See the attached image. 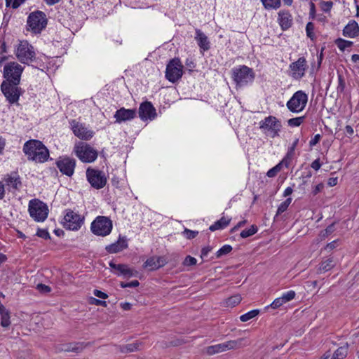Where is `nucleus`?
Segmentation results:
<instances>
[{"label": "nucleus", "instance_id": "obj_33", "mask_svg": "<svg viewBox=\"0 0 359 359\" xmlns=\"http://www.w3.org/2000/svg\"><path fill=\"white\" fill-rule=\"evenodd\" d=\"M144 267L149 268L150 270L159 269V264H157L156 257H152L147 259L144 264Z\"/></svg>", "mask_w": 359, "mask_h": 359}, {"label": "nucleus", "instance_id": "obj_16", "mask_svg": "<svg viewBox=\"0 0 359 359\" xmlns=\"http://www.w3.org/2000/svg\"><path fill=\"white\" fill-rule=\"evenodd\" d=\"M72 130L75 136L83 140H88L91 139L94 135V132L88 130L83 124L72 120L70 122Z\"/></svg>", "mask_w": 359, "mask_h": 359}, {"label": "nucleus", "instance_id": "obj_50", "mask_svg": "<svg viewBox=\"0 0 359 359\" xmlns=\"http://www.w3.org/2000/svg\"><path fill=\"white\" fill-rule=\"evenodd\" d=\"M183 233L186 236L187 238L192 239L198 235V232L192 231V230H189L188 229H185Z\"/></svg>", "mask_w": 359, "mask_h": 359}, {"label": "nucleus", "instance_id": "obj_40", "mask_svg": "<svg viewBox=\"0 0 359 359\" xmlns=\"http://www.w3.org/2000/svg\"><path fill=\"white\" fill-rule=\"evenodd\" d=\"M314 29H315V26L313 22H309L306 24V35L311 40H314L316 38V36L314 34Z\"/></svg>", "mask_w": 359, "mask_h": 359}, {"label": "nucleus", "instance_id": "obj_45", "mask_svg": "<svg viewBox=\"0 0 359 359\" xmlns=\"http://www.w3.org/2000/svg\"><path fill=\"white\" fill-rule=\"evenodd\" d=\"M109 266L111 269L117 271V272H116V274H117L118 276H120V275H121L122 271H123L126 264H116L114 263L113 262H110Z\"/></svg>", "mask_w": 359, "mask_h": 359}, {"label": "nucleus", "instance_id": "obj_61", "mask_svg": "<svg viewBox=\"0 0 359 359\" xmlns=\"http://www.w3.org/2000/svg\"><path fill=\"white\" fill-rule=\"evenodd\" d=\"M320 135L319 134H317L314 136V137L309 142V144L310 146H314L316 145L319 141H320Z\"/></svg>", "mask_w": 359, "mask_h": 359}, {"label": "nucleus", "instance_id": "obj_24", "mask_svg": "<svg viewBox=\"0 0 359 359\" xmlns=\"http://www.w3.org/2000/svg\"><path fill=\"white\" fill-rule=\"evenodd\" d=\"M278 21L283 29H287L292 25V17L288 11H280L278 13Z\"/></svg>", "mask_w": 359, "mask_h": 359}, {"label": "nucleus", "instance_id": "obj_25", "mask_svg": "<svg viewBox=\"0 0 359 359\" xmlns=\"http://www.w3.org/2000/svg\"><path fill=\"white\" fill-rule=\"evenodd\" d=\"M85 348V346L83 343L80 342H72V343H67L65 344H62L60 348H59L60 351H65V352H76L79 353L81 352L83 348Z\"/></svg>", "mask_w": 359, "mask_h": 359}, {"label": "nucleus", "instance_id": "obj_5", "mask_svg": "<svg viewBox=\"0 0 359 359\" xmlns=\"http://www.w3.org/2000/svg\"><path fill=\"white\" fill-rule=\"evenodd\" d=\"M29 212L36 222H43L48 217L47 205L39 199H32L29 202Z\"/></svg>", "mask_w": 359, "mask_h": 359}, {"label": "nucleus", "instance_id": "obj_15", "mask_svg": "<svg viewBox=\"0 0 359 359\" xmlns=\"http://www.w3.org/2000/svg\"><path fill=\"white\" fill-rule=\"evenodd\" d=\"M308 67L307 62L304 57H299L296 62L290 65L291 76L294 79H302Z\"/></svg>", "mask_w": 359, "mask_h": 359}, {"label": "nucleus", "instance_id": "obj_8", "mask_svg": "<svg viewBox=\"0 0 359 359\" xmlns=\"http://www.w3.org/2000/svg\"><path fill=\"white\" fill-rule=\"evenodd\" d=\"M15 55L20 62L28 64L35 58L34 48L27 41H21L15 50Z\"/></svg>", "mask_w": 359, "mask_h": 359}, {"label": "nucleus", "instance_id": "obj_20", "mask_svg": "<svg viewBox=\"0 0 359 359\" xmlns=\"http://www.w3.org/2000/svg\"><path fill=\"white\" fill-rule=\"evenodd\" d=\"M4 181L10 191L18 190L22 184L20 178L16 172L6 175Z\"/></svg>", "mask_w": 359, "mask_h": 359}, {"label": "nucleus", "instance_id": "obj_35", "mask_svg": "<svg viewBox=\"0 0 359 359\" xmlns=\"http://www.w3.org/2000/svg\"><path fill=\"white\" fill-rule=\"evenodd\" d=\"M259 310H252L242 316H241L240 317V320L242 321V322H247L249 320L255 318V316H257L258 314H259Z\"/></svg>", "mask_w": 359, "mask_h": 359}, {"label": "nucleus", "instance_id": "obj_38", "mask_svg": "<svg viewBox=\"0 0 359 359\" xmlns=\"http://www.w3.org/2000/svg\"><path fill=\"white\" fill-rule=\"evenodd\" d=\"M291 202H292V198H288L285 201L281 203L278 208L276 215H280L283 212H284L285 211H286V210L287 209V208L290 205V204L291 203Z\"/></svg>", "mask_w": 359, "mask_h": 359}, {"label": "nucleus", "instance_id": "obj_13", "mask_svg": "<svg viewBox=\"0 0 359 359\" xmlns=\"http://www.w3.org/2000/svg\"><path fill=\"white\" fill-rule=\"evenodd\" d=\"M87 180L90 185L96 189H100L104 187L107 183V178L103 172L93 168H88L86 170Z\"/></svg>", "mask_w": 359, "mask_h": 359}, {"label": "nucleus", "instance_id": "obj_46", "mask_svg": "<svg viewBox=\"0 0 359 359\" xmlns=\"http://www.w3.org/2000/svg\"><path fill=\"white\" fill-rule=\"evenodd\" d=\"M281 170L280 164H277L273 168H271L266 173L269 177H274Z\"/></svg>", "mask_w": 359, "mask_h": 359}, {"label": "nucleus", "instance_id": "obj_62", "mask_svg": "<svg viewBox=\"0 0 359 359\" xmlns=\"http://www.w3.org/2000/svg\"><path fill=\"white\" fill-rule=\"evenodd\" d=\"M291 162V159L284 157L283 159L278 163L280 164V167L282 168L283 165H285L286 168H287Z\"/></svg>", "mask_w": 359, "mask_h": 359}, {"label": "nucleus", "instance_id": "obj_11", "mask_svg": "<svg viewBox=\"0 0 359 359\" xmlns=\"http://www.w3.org/2000/svg\"><path fill=\"white\" fill-rule=\"evenodd\" d=\"M255 74L252 69L247 66H241L233 70V79L238 86H243L252 82Z\"/></svg>", "mask_w": 359, "mask_h": 359}, {"label": "nucleus", "instance_id": "obj_56", "mask_svg": "<svg viewBox=\"0 0 359 359\" xmlns=\"http://www.w3.org/2000/svg\"><path fill=\"white\" fill-rule=\"evenodd\" d=\"M310 18L314 19L316 17V7L315 4L313 2L310 3V12H309Z\"/></svg>", "mask_w": 359, "mask_h": 359}, {"label": "nucleus", "instance_id": "obj_60", "mask_svg": "<svg viewBox=\"0 0 359 359\" xmlns=\"http://www.w3.org/2000/svg\"><path fill=\"white\" fill-rule=\"evenodd\" d=\"M321 166L319 159H316L312 162L311 167L315 170H318Z\"/></svg>", "mask_w": 359, "mask_h": 359}, {"label": "nucleus", "instance_id": "obj_53", "mask_svg": "<svg viewBox=\"0 0 359 359\" xmlns=\"http://www.w3.org/2000/svg\"><path fill=\"white\" fill-rule=\"evenodd\" d=\"M37 289L44 293H47L50 291V287L49 286L41 283L37 285Z\"/></svg>", "mask_w": 359, "mask_h": 359}, {"label": "nucleus", "instance_id": "obj_30", "mask_svg": "<svg viewBox=\"0 0 359 359\" xmlns=\"http://www.w3.org/2000/svg\"><path fill=\"white\" fill-rule=\"evenodd\" d=\"M141 344L140 342H135L132 344H124L120 346V351L122 353H130L140 349Z\"/></svg>", "mask_w": 359, "mask_h": 359}, {"label": "nucleus", "instance_id": "obj_9", "mask_svg": "<svg viewBox=\"0 0 359 359\" xmlns=\"http://www.w3.org/2000/svg\"><path fill=\"white\" fill-rule=\"evenodd\" d=\"M183 74V65L179 58L170 60L166 66L165 78L170 82L177 81Z\"/></svg>", "mask_w": 359, "mask_h": 359}, {"label": "nucleus", "instance_id": "obj_4", "mask_svg": "<svg viewBox=\"0 0 359 359\" xmlns=\"http://www.w3.org/2000/svg\"><path fill=\"white\" fill-rule=\"evenodd\" d=\"M76 156L83 163H92L97 157V151L87 143L79 142L74 147Z\"/></svg>", "mask_w": 359, "mask_h": 359}, {"label": "nucleus", "instance_id": "obj_54", "mask_svg": "<svg viewBox=\"0 0 359 359\" xmlns=\"http://www.w3.org/2000/svg\"><path fill=\"white\" fill-rule=\"evenodd\" d=\"M93 294L95 296L103 299H105L108 297V295L106 293L98 290H95Z\"/></svg>", "mask_w": 359, "mask_h": 359}, {"label": "nucleus", "instance_id": "obj_37", "mask_svg": "<svg viewBox=\"0 0 359 359\" xmlns=\"http://www.w3.org/2000/svg\"><path fill=\"white\" fill-rule=\"evenodd\" d=\"M222 352H223V351H222V348L220 344L213 345V346H210L206 348V353H207V354H208L210 355H214L216 353H222Z\"/></svg>", "mask_w": 359, "mask_h": 359}, {"label": "nucleus", "instance_id": "obj_49", "mask_svg": "<svg viewBox=\"0 0 359 359\" xmlns=\"http://www.w3.org/2000/svg\"><path fill=\"white\" fill-rule=\"evenodd\" d=\"M284 304H285V303L283 302V300L282 299L281 297H278V298L275 299L273 300V302L271 304L270 306L272 309H276L279 308L280 306H281Z\"/></svg>", "mask_w": 359, "mask_h": 359}, {"label": "nucleus", "instance_id": "obj_29", "mask_svg": "<svg viewBox=\"0 0 359 359\" xmlns=\"http://www.w3.org/2000/svg\"><path fill=\"white\" fill-rule=\"evenodd\" d=\"M348 344L346 343L345 345L338 348L333 354L332 359H344L348 354Z\"/></svg>", "mask_w": 359, "mask_h": 359}, {"label": "nucleus", "instance_id": "obj_7", "mask_svg": "<svg viewBox=\"0 0 359 359\" xmlns=\"http://www.w3.org/2000/svg\"><path fill=\"white\" fill-rule=\"evenodd\" d=\"M308 102V95L302 90L294 93L287 101L286 106L293 113H299L304 110Z\"/></svg>", "mask_w": 359, "mask_h": 359}, {"label": "nucleus", "instance_id": "obj_55", "mask_svg": "<svg viewBox=\"0 0 359 359\" xmlns=\"http://www.w3.org/2000/svg\"><path fill=\"white\" fill-rule=\"evenodd\" d=\"M212 250V248L210 246H206V247H204L202 250H201V258H205L208 256V253Z\"/></svg>", "mask_w": 359, "mask_h": 359}, {"label": "nucleus", "instance_id": "obj_34", "mask_svg": "<svg viewBox=\"0 0 359 359\" xmlns=\"http://www.w3.org/2000/svg\"><path fill=\"white\" fill-rule=\"evenodd\" d=\"M257 231V226L256 225H252L250 229L242 231L240 235L243 238H245L255 234Z\"/></svg>", "mask_w": 359, "mask_h": 359}, {"label": "nucleus", "instance_id": "obj_57", "mask_svg": "<svg viewBox=\"0 0 359 359\" xmlns=\"http://www.w3.org/2000/svg\"><path fill=\"white\" fill-rule=\"evenodd\" d=\"M323 187H324V186H323V184H322V183H320V184H317V185L314 187V189H313V191H312V192H313V195H316V194H318L319 192H320V191H322V189H323Z\"/></svg>", "mask_w": 359, "mask_h": 359}, {"label": "nucleus", "instance_id": "obj_22", "mask_svg": "<svg viewBox=\"0 0 359 359\" xmlns=\"http://www.w3.org/2000/svg\"><path fill=\"white\" fill-rule=\"evenodd\" d=\"M195 39L196 40L201 50L207 51L210 48V44L208 36L199 29H196Z\"/></svg>", "mask_w": 359, "mask_h": 359}, {"label": "nucleus", "instance_id": "obj_10", "mask_svg": "<svg viewBox=\"0 0 359 359\" xmlns=\"http://www.w3.org/2000/svg\"><path fill=\"white\" fill-rule=\"evenodd\" d=\"M23 67L16 62H10L5 65L3 71L4 81L20 83Z\"/></svg>", "mask_w": 359, "mask_h": 359}, {"label": "nucleus", "instance_id": "obj_18", "mask_svg": "<svg viewBox=\"0 0 359 359\" xmlns=\"http://www.w3.org/2000/svg\"><path fill=\"white\" fill-rule=\"evenodd\" d=\"M139 116L142 121L152 120L156 116V109L150 102H144L140 104Z\"/></svg>", "mask_w": 359, "mask_h": 359}, {"label": "nucleus", "instance_id": "obj_41", "mask_svg": "<svg viewBox=\"0 0 359 359\" xmlns=\"http://www.w3.org/2000/svg\"><path fill=\"white\" fill-rule=\"evenodd\" d=\"M1 315V325L4 327H8L10 324V312H6L4 313H0Z\"/></svg>", "mask_w": 359, "mask_h": 359}, {"label": "nucleus", "instance_id": "obj_17", "mask_svg": "<svg viewBox=\"0 0 359 359\" xmlns=\"http://www.w3.org/2000/svg\"><path fill=\"white\" fill-rule=\"evenodd\" d=\"M56 165L62 174L71 177L74 172L76 161L67 156L60 157L56 162Z\"/></svg>", "mask_w": 359, "mask_h": 359}, {"label": "nucleus", "instance_id": "obj_14", "mask_svg": "<svg viewBox=\"0 0 359 359\" xmlns=\"http://www.w3.org/2000/svg\"><path fill=\"white\" fill-rule=\"evenodd\" d=\"M259 124L261 129L271 132V137L273 138L279 135V132L282 128L280 121L273 116L265 118Z\"/></svg>", "mask_w": 359, "mask_h": 359}, {"label": "nucleus", "instance_id": "obj_48", "mask_svg": "<svg viewBox=\"0 0 359 359\" xmlns=\"http://www.w3.org/2000/svg\"><path fill=\"white\" fill-rule=\"evenodd\" d=\"M140 285V283L138 280H134L131 282H129V283H124V282H121L120 283V285L122 288H126V287H137L139 286Z\"/></svg>", "mask_w": 359, "mask_h": 359}, {"label": "nucleus", "instance_id": "obj_58", "mask_svg": "<svg viewBox=\"0 0 359 359\" xmlns=\"http://www.w3.org/2000/svg\"><path fill=\"white\" fill-rule=\"evenodd\" d=\"M157 264H159V268L165 266L167 263L165 259L163 257H156Z\"/></svg>", "mask_w": 359, "mask_h": 359}, {"label": "nucleus", "instance_id": "obj_12", "mask_svg": "<svg viewBox=\"0 0 359 359\" xmlns=\"http://www.w3.org/2000/svg\"><path fill=\"white\" fill-rule=\"evenodd\" d=\"M83 217L72 210H67L64 216L63 226L69 230L76 231L81 227Z\"/></svg>", "mask_w": 359, "mask_h": 359}, {"label": "nucleus", "instance_id": "obj_3", "mask_svg": "<svg viewBox=\"0 0 359 359\" xmlns=\"http://www.w3.org/2000/svg\"><path fill=\"white\" fill-rule=\"evenodd\" d=\"M27 30L34 34H40L47 25L46 14L39 11L31 13L27 18Z\"/></svg>", "mask_w": 359, "mask_h": 359}, {"label": "nucleus", "instance_id": "obj_19", "mask_svg": "<svg viewBox=\"0 0 359 359\" xmlns=\"http://www.w3.org/2000/svg\"><path fill=\"white\" fill-rule=\"evenodd\" d=\"M136 116L135 109H127L121 107L118 109L114 116L116 119V123H121L133 119Z\"/></svg>", "mask_w": 359, "mask_h": 359}, {"label": "nucleus", "instance_id": "obj_1", "mask_svg": "<svg viewBox=\"0 0 359 359\" xmlns=\"http://www.w3.org/2000/svg\"><path fill=\"white\" fill-rule=\"evenodd\" d=\"M23 151L30 161L36 163H43L49 157V151L39 140L27 141L23 146Z\"/></svg>", "mask_w": 359, "mask_h": 359}, {"label": "nucleus", "instance_id": "obj_21", "mask_svg": "<svg viewBox=\"0 0 359 359\" xmlns=\"http://www.w3.org/2000/svg\"><path fill=\"white\" fill-rule=\"evenodd\" d=\"M128 248V241L126 237L119 236L118 240L111 245H107L105 250L109 253H117Z\"/></svg>", "mask_w": 359, "mask_h": 359}, {"label": "nucleus", "instance_id": "obj_64", "mask_svg": "<svg viewBox=\"0 0 359 359\" xmlns=\"http://www.w3.org/2000/svg\"><path fill=\"white\" fill-rule=\"evenodd\" d=\"M337 182H338V178L337 177H330L328 180L327 184L330 187H334V186L337 185Z\"/></svg>", "mask_w": 359, "mask_h": 359}, {"label": "nucleus", "instance_id": "obj_63", "mask_svg": "<svg viewBox=\"0 0 359 359\" xmlns=\"http://www.w3.org/2000/svg\"><path fill=\"white\" fill-rule=\"evenodd\" d=\"M337 245V241H334L330 243H328L326 247H325V250H332L333 249H334Z\"/></svg>", "mask_w": 359, "mask_h": 359}, {"label": "nucleus", "instance_id": "obj_59", "mask_svg": "<svg viewBox=\"0 0 359 359\" xmlns=\"http://www.w3.org/2000/svg\"><path fill=\"white\" fill-rule=\"evenodd\" d=\"M25 0H13L11 3V6L13 8H18L22 4L25 2Z\"/></svg>", "mask_w": 359, "mask_h": 359}, {"label": "nucleus", "instance_id": "obj_23", "mask_svg": "<svg viewBox=\"0 0 359 359\" xmlns=\"http://www.w3.org/2000/svg\"><path fill=\"white\" fill-rule=\"evenodd\" d=\"M359 34V26L355 20L350 21L343 29V35L346 37L355 38Z\"/></svg>", "mask_w": 359, "mask_h": 359}, {"label": "nucleus", "instance_id": "obj_52", "mask_svg": "<svg viewBox=\"0 0 359 359\" xmlns=\"http://www.w3.org/2000/svg\"><path fill=\"white\" fill-rule=\"evenodd\" d=\"M36 235L39 237L44 238V239H49L50 238L49 233L46 229H39L37 231Z\"/></svg>", "mask_w": 359, "mask_h": 359}, {"label": "nucleus", "instance_id": "obj_47", "mask_svg": "<svg viewBox=\"0 0 359 359\" xmlns=\"http://www.w3.org/2000/svg\"><path fill=\"white\" fill-rule=\"evenodd\" d=\"M321 9L325 12H329L332 8L333 3L331 1H321L320 3Z\"/></svg>", "mask_w": 359, "mask_h": 359}, {"label": "nucleus", "instance_id": "obj_6", "mask_svg": "<svg viewBox=\"0 0 359 359\" xmlns=\"http://www.w3.org/2000/svg\"><path fill=\"white\" fill-rule=\"evenodd\" d=\"M111 220L104 216H98L91 224L92 232L100 236H106L109 235L112 229Z\"/></svg>", "mask_w": 359, "mask_h": 359}, {"label": "nucleus", "instance_id": "obj_31", "mask_svg": "<svg viewBox=\"0 0 359 359\" xmlns=\"http://www.w3.org/2000/svg\"><path fill=\"white\" fill-rule=\"evenodd\" d=\"M261 1L262 2L264 7L267 10H277L281 5L280 0H261Z\"/></svg>", "mask_w": 359, "mask_h": 359}, {"label": "nucleus", "instance_id": "obj_42", "mask_svg": "<svg viewBox=\"0 0 359 359\" xmlns=\"http://www.w3.org/2000/svg\"><path fill=\"white\" fill-rule=\"evenodd\" d=\"M304 118L305 116L292 118L287 121V123L291 127H297L299 126L304 122Z\"/></svg>", "mask_w": 359, "mask_h": 359}, {"label": "nucleus", "instance_id": "obj_51", "mask_svg": "<svg viewBox=\"0 0 359 359\" xmlns=\"http://www.w3.org/2000/svg\"><path fill=\"white\" fill-rule=\"evenodd\" d=\"M196 264V259L189 255L187 256L183 262L184 266H193Z\"/></svg>", "mask_w": 359, "mask_h": 359}, {"label": "nucleus", "instance_id": "obj_36", "mask_svg": "<svg viewBox=\"0 0 359 359\" xmlns=\"http://www.w3.org/2000/svg\"><path fill=\"white\" fill-rule=\"evenodd\" d=\"M241 301V297L239 294H236L233 296H231L229 297L226 302V304L228 306L233 307L236 305H238Z\"/></svg>", "mask_w": 359, "mask_h": 359}, {"label": "nucleus", "instance_id": "obj_44", "mask_svg": "<svg viewBox=\"0 0 359 359\" xmlns=\"http://www.w3.org/2000/svg\"><path fill=\"white\" fill-rule=\"evenodd\" d=\"M296 293L293 290L287 291L285 293H283L281 296L282 299L285 303H287L291 300H292L295 297Z\"/></svg>", "mask_w": 359, "mask_h": 359}, {"label": "nucleus", "instance_id": "obj_32", "mask_svg": "<svg viewBox=\"0 0 359 359\" xmlns=\"http://www.w3.org/2000/svg\"><path fill=\"white\" fill-rule=\"evenodd\" d=\"M335 44L341 51H344L346 48L351 47L353 45V42L339 38L335 40Z\"/></svg>", "mask_w": 359, "mask_h": 359}, {"label": "nucleus", "instance_id": "obj_28", "mask_svg": "<svg viewBox=\"0 0 359 359\" xmlns=\"http://www.w3.org/2000/svg\"><path fill=\"white\" fill-rule=\"evenodd\" d=\"M231 219L222 217L219 220L217 221L214 224L211 225L209 229L214 231L217 229L226 227L230 223Z\"/></svg>", "mask_w": 359, "mask_h": 359}, {"label": "nucleus", "instance_id": "obj_26", "mask_svg": "<svg viewBox=\"0 0 359 359\" xmlns=\"http://www.w3.org/2000/svg\"><path fill=\"white\" fill-rule=\"evenodd\" d=\"M336 264L333 257H327L321 262L317 269L318 273H323L331 270Z\"/></svg>", "mask_w": 359, "mask_h": 359}, {"label": "nucleus", "instance_id": "obj_43", "mask_svg": "<svg viewBox=\"0 0 359 359\" xmlns=\"http://www.w3.org/2000/svg\"><path fill=\"white\" fill-rule=\"evenodd\" d=\"M137 271L133 269L129 268L127 265L125 266L123 271H122L121 275H123L126 278H130L133 276H137Z\"/></svg>", "mask_w": 359, "mask_h": 359}, {"label": "nucleus", "instance_id": "obj_27", "mask_svg": "<svg viewBox=\"0 0 359 359\" xmlns=\"http://www.w3.org/2000/svg\"><path fill=\"white\" fill-rule=\"evenodd\" d=\"M245 339L244 338H239L236 340H231L228 341L226 342L220 344L222 351H226L227 350L234 349V348H238L241 347L243 344V341H245Z\"/></svg>", "mask_w": 359, "mask_h": 359}, {"label": "nucleus", "instance_id": "obj_39", "mask_svg": "<svg viewBox=\"0 0 359 359\" xmlns=\"http://www.w3.org/2000/svg\"><path fill=\"white\" fill-rule=\"evenodd\" d=\"M232 247L230 245H224L222 246L216 253V257L220 258L221 257L226 255L231 252Z\"/></svg>", "mask_w": 359, "mask_h": 359}, {"label": "nucleus", "instance_id": "obj_2", "mask_svg": "<svg viewBox=\"0 0 359 359\" xmlns=\"http://www.w3.org/2000/svg\"><path fill=\"white\" fill-rule=\"evenodd\" d=\"M19 84L20 83L10 82L9 81H3L1 84V90L11 104L18 103L23 93L22 88L19 87Z\"/></svg>", "mask_w": 359, "mask_h": 359}]
</instances>
